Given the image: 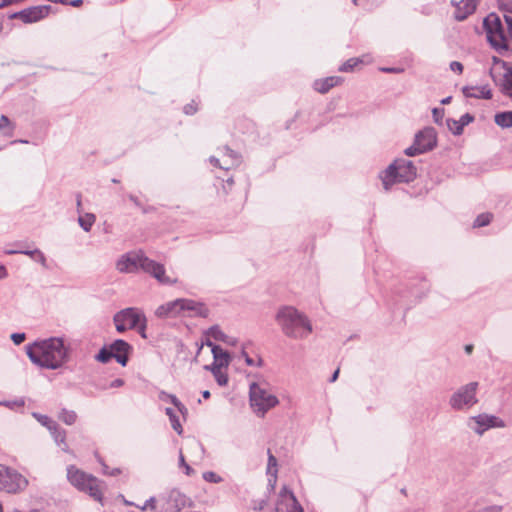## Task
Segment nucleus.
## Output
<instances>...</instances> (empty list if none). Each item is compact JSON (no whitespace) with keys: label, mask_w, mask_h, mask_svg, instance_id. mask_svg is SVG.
<instances>
[{"label":"nucleus","mask_w":512,"mask_h":512,"mask_svg":"<svg viewBox=\"0 0 512 512\" xmlns=\"http://www.w3.org/2000/svg\"><path fill=\"white\" fill-rule=\"evenodd\" d=\"M183 311H191L194 315L206 317L209 313L208 308L199 302L191 299H176L160 305L155 315L159 318H174L180 315Z\"/></svg>","instance_id":"nucleus-5"},{"label":"nucleus","mask_w":512,"mask_h":512,"mask_svg":"<svg viewBox=\"0 0 512 512\" xmlns=\"http://www.w3.org/2000/svg\"><path fill=\"white\" fill-rule=\"evenodd\" d=\"M430 291V284L424 276L412 279L407 284V290L402 295L407 299L408 304H416L421 301Z\"/></svg>","instance_id":"nucleus-11"},{"label":"nucleus","mask_w":512,"mask_h":512,"mask_svg":"<svg viewBox=\"0 0 512 512\" xmlns=\"http://www.w3.org/2000/svg\"><path fill=\"white\" fill-rule=\"evenodd\" d=\"M207 336L213 338L216 341L226 340V334L219 328V326H212L207 331Z\"/></svg>","instance_id":"nucleus-36"},{"label":"nucleus","mask_w":512,"mask_h":512,"mask_svg":"<svg viewBox=\"0 0 512 512\" xmlns=\"http://www.w3.org/2000/svg\"><path fill=\"white\" fill-rule=\"evenodd\" d=\"M109 349L113 353V358L121 366H126L129 360V354L132 351V346L122 339H117L110 344Z\"/></svg>","instance_id":"nucleus-17"},{"label":"nucleus","mask_w":512,"mask_h":512,"mask_svg":"<svg viewBox=\"0 0 512 512\" xmlns=\"http://www.w3.org/2000/svg\"><path fill=\"white\" fill-rule=\"evenodd\" d=\"M35 418L43 425L45 426L49 431L51 429H55V425L57 424L54 420L49 418L46 415L41 414H34Z\"/></svg>","instance_id":"nucleus-38"},{"label":"nucleus","mask_w":512,"mask_h":512,"mask_svg":"<svg viewBox=\"0 0 512 512\" xmlns=\"http://www.w3.org/2000/svg\"><path fill=\"white\" fill-rule=\"evenodd\" d=\"M492 218H493V215L491 213H489V212L482 213V214L478 215L476 217V219L474 220L473 227L474 228L485 227L491 223Z\"/></svg>","instance_id":"nucleus-34"},{"label":"nucleus","mask_w":512,"mask_h":512,"mask_svg":"<svg viewBox=\"0 0 512 512\" xmlns=\"http://www.w3.org/2000/svg\"><path fill=\"white\" fill-rule=\"evenodd\" d=\"M414 140L425 153L434 149L437 145V133L433 127H425L416 133Z\"/></svg>","instance_id":"nucleus-16"},{"label":"nucleus","mask_w":512,"mask_h":512,"mask_svg":"<svg viewBox=\"0 0 512 512\" xmlns=\"http://www.w3.org/2000/svg\"><path fill=\"white\" fill-rule=\"evenodd\" d=\"M67 479L79 491L88 493L96 501L102 500L103 493L100 488V481L93 475L87 474L74 465H69L67 467Z\"/></svg>","instance_id":"nucleus-7"},{"label":"nucleus","mask_w":512,"mask_h":512,"mask_svg":"<svg viewBox=\"0 0 512 512\" xmlns=\"http://www.w3.org/2000/svg\"><path fill=\"white\" fill-rule=\"evenodd\" d=\"M144 317L145 315L140 309L129 307L117 312L113 317V321H123L129 329H134L139 326V322L144 319Z\"/></svg>","instance_id":"nucleus-15"},{"label":"nucleus","mask_w":512,"mask_h":512,"mask_svg":"<svg viewBox=\"0 0 512 512\" xmlns=\"http://www.w3.org/2000/svg\"><path fill=\"white\" fill-rule=\"evenodd\" d=\"M155 502H156V499H155L154 497L149 498V499L146 501V503H145V505H144L143 509H145V508H147V507H150V508H152V509H155Z\"/></svg>","instance_id":"nucleus-55"},{"label":"nucleus","mask_w":512,"mask_h":512,"mask_svg":"<svg viewBox=\"0 0 512 512\" xmlns=\"http://www.w3.org/2000/svg\"><path fill=\"white\" fill-rule=\"evenodd\" d=\"M494 122L501 128H512V111H502L494 115Z\"/></svg>","instance_id":"nucleus-26"},{"label":"nucleus","mask_w":512,"mask_h":512,"mask_svg":"<svg viewBox=\"0 0 512 512\" xmlns=\"http://www.w3.org/2000/svg\"><path fill=\"white\" fill-rule=\"evenodd\" d=\"M205 369L210 370L212 372V374L219 386L227 385L228 375H227V373L222 371V368L205 366Z\"/></svg>","instance_id":"nucleus-30"},{"label":"nucleus","mask_w":512,"mask_h":512,"mask_svg":"<svg viewBox=\"0 0 512 512\" xmlns=\"http://www.w3.org/2000/svg\"><path fill=\"white\" fill-rule=\"evenodd\" d=\"M474 346L472 344H467L464 347V350L467 354H471L473 352Z\"/></svg>","instance_id":"nucleus-59"},{"label":"nucleus","mask_w":512,"mask_h":512,"mask_svg":"<svg viewBox=\"0 0 512 512\" xmlns=\"http://www.w3.org/2000/svg\"><path fill=\"white\" fill-rule=\"evenodd\" d=\"M6 276V269L3 266H0V278H3Z\"/></svg>","instance_id":"nucleus-63"},{"label":"nucleus","mask_w":512,"mask_h":512,"mask_svg":"<svg viewBox=\"0 0 512 512\" xmlns=\"http://www.w3.org/2000/svg\"><path fill=\"white\" fill-rule=\"evenodd\" d=\"M116 269L121 273H134L141 269L162 284L175 282L165 274V268L162 264L149 259L142 251H131L122 255L116 262Z\"/></svg>","instance_id":"nucleus-3"},{"label":"nucleus","mask_w":512,"mask_h":512,"mask_svg":"<svg viewBox=\"0 0 512 512\" xmlns=\"http://www.w3.org/2000/svg\"><path fill=\"white\" fill-rule=\"evenodd\" d=\"M129 199L136 205V206H140V202L138 200L137 197H135L134 195H130L129 196Z\"/></svg>","instance_id":"nucleus-61"},{"label":"nucleus","mask_w":512,"mask_h":512,"mask_svg":"<svg viewBox=\"0 0 512 512\" xmlns=\"http://www.w3.org/2000/svg\"><path fill=\"white\" fill-rule=\"evenodd\" d=\"M179 464H180V467H183L185 469V474L186 475L189 476V475H191L194 472L193 469L186 463L185 458H184L182 452H180Z\"/></svg>","instance_id":"nucleus-45"},{"label":"nucleus","mask_w":512,"mask_h":512,"mask_svg":"<svg viewBox=\"0 0 512 512\" xmlns=\"http://www.w3.org/2000/svg\"><path fill=\"white\" fill-rule=\"evenodd\" d=\"M113 358V353H111L109 347H103L100 349L98 354L95 356V359L101 363H108Z\"/></svg>","instance_id":"nucleus-37"},{"label":"nucleus","mask_w":512,"mask_h":512,"mask_svg":"<svg viewBox=\"0 0 512 512\" xmlns=\"http://www.w3.org/2000/svg\"><path fill=\"white\" fill-rule=\"evenodd\" d=\"M220 152L222 153L221 159L215 156L210 157L209 161L213 166L219 167L223 170H230L241 164V156L228 146L221 148Z\"/></svg>","instance_id":"nucleus-13"},{"label":"nucleus","mask_w":512,"mask_h":512,"mask_svg":"<svg viewBox=\"0 0 512 512\" xmlns=\"http://www.w3.org/2000/svg\"><path fill=\"white\" fill-rule=\"evenodd\" d=\"M342 81H343V78L340 76H330V77H326L325 79H322V86H321L322 94H325V93L329 92V90L332 89L333 87L340 85L342 83Z\"/></svg>","instance_id":"nucleus-28"},{"label":"nucleus","mask_w":512,"mask_h":512,"mask_svg":"<svg viewBox=\"0 0 512 512\" xmlns=\"http://www.w3.org/2000/svg\"><path fill=\"white\" fill-rule=\"evenodd\" d=\"M277 466V459L276 457L271 453L270 450H268V466H267V473L268 474H276Z\"/></svg>","instance_id":"nucleus-41"},{"label":"nucleus","mask_w":512,"mask_h":512,"mask_svg":"<svg viewBox=\"0 0 512 512\" xmlns=\"http://www.w3.org/2000/svg\"><path fill=\"white\" fill-rule=\"evenodd\" d=\"M505 21L508 27V32L510 37L512 38V17L511 16H505Z\"/></svg>","instance_id":"nucleus-54"},{"label":"nucleus","mask_w":512,"mask_h":512,"mask_svg":"<svg viewBox=\"0 0 512 512\" xmlns=\"http://www.w3.org/2000/svg\"><path fill=\"white\" fill-rule=\"evenodd\" d=\"M49 432L55 443L60 446L64 452H69V447L66 443V431L61 429L60 426L56 424L55 429H51Z\"/></svg>","instance_id":"nucleus-25"},{"label":"nucleus","mask_w":512,"mask_h":512,"mask_svg":"<svg viewBox=\"0 0 512 512\" xmlns=\"http://www.w3.org/2000/svg\"><path fill=\"white\" fill-rule=\"evenodd\" d=\"M488 510L490 512H500L502 510V507L501 506H492V507H489Z\"/></svg>","instance_id":"nucleus-60"},{"label":"nucleus","mask_w":512,"mask_h":512,"mask_svg":"<svg viewBox=\"0 0 512 512\" xmlns=\"http://www.w3.org/2000/svg\"><path fill=\"white\" fill-rule=\"evenodd\" d=\"M28 480L21 473L6 465L0 464V490L16 494L26 489Z\"/></svg>","instance_id":"nucleus-10"},{"label":"nucleus","mask_w":512,"mask_h":512,"mask_svg":"<svg viewBox=\"0 0 512 512\" xmlns=\"http://www.w3.org/2000/svg\"><path fill=\"white\" fill-rule=\"evenodd\" d=\"M417 169L411 160L396 159L385 170L381 171L379 178L383 189L388 192L396 183H409L416 178Z\"/></svg>","instance_id":"nucleus-4"},{"label":"nucleus","mask_w":512,"mask_h":512,"mask_svg":"<svg viewBox=\"0 0 512 512\" xmlns=\"http://www.w3.org/2000/svg\"><path fill=\"white\" fill-rule=\"evenodd\" d=\"M478 382H470L458 388L450 397L449 405L453 410L463 411L477 403Z\"/></svg>","instance_id":"nucleus-8"},{"label":"nucleus","mask_w":512,"mask_h":512,"mask_svg":"<svg viewBox=\"0 0 512 512\" xmlns=\"http://www.w3.org/2000/svg\"><path fill=\"white\" fill-rule=\"evenodd\" d=\"M82 4H83L82 0H73V1H69L68 5H71L73 7H80Z\"/></svg>","instance_id":"nucleus-58"},{"label":"nucleus","mask_w":512,"mask_h":512,"mask_svg":"<svg viewBox=\"0 0 512 512\" xmlns=\"http://www.w3.org/2000/svg\"><path fill=\"white\" fill-rule=\"evenodd\" d=\"M463 64L458 62V61H452L450 63V69L453 71V72H457L459 74H461L463 72Z\"/></svg>","instance_id":"nucleus-48"},{"label":"nucleus","mask_w":512,"mask_h":512,"mask_svg":"<svg viewBox=\"0 0 512 512\" xmlns=\"http://www.w3.org/2000/svg\"><path fill=\"white\" fill-rule=\"evenodd\" d=\"M165 412L166 414L168 415L169 419H170V422H171V426L172 428L179 434L181 435L182 432H183V428H182V425L179 421V418L178 416L176 415V413L174 412V410L172 408H169L167 407L165 409Z\"/></svg>","instance_id":"nucleus-33"},{"label":"nucleus","mask_w":512,"mask_h":512,"mask_svg":"<svg viewBox=\"0 0 512 512\" xmlns=\"http://www.w3.org/2000/svg\"><path fill=\"white\" fill-rule=\"evenodd\" d=\"M6 253L9 254V255L17 254V253L27 255L31 259H33L34 261L39 262L44 268L47 267L46 257H45V255L39 249H34V250H22V249H19V250H8V251H6Z\"/></svg>","instance_id":"nucleus-23"},{"label":"nucleus","mask_w":512,"mask_h":512,"mask_svg":"<svg viewBox=\"0 0 512 512\" xmlns=\"http://www.w3.org/2000/svg\"><path fill=\"white\" fill-rule=\"evenodd\" d=\"M241 356L244 358L245 360V363L248 365V366H257V367H261L263 365V360L262 358L258 357L257 360L251 358L248 353L246 352L245 348L243 347L242 348V351H241Z\"/></svg>","instance_id":"nucleus-39"},{"label":"nucleus","mask_w":512,"mask_h":512,"mask_svg":"<svg viewBox=\"0 0 512 512\" xmlns=\"http://www.w3.org/2000/svg\"><path fill=\"white\" fill-rule=\"evenodd\" d=\"M379 70L389 74H400L404 71V69L400 67H380Z\"/></svg>","instance_id":"nucleus-47"},{"label":"nucleus","mask_w":512,"mask_h":512,"mask_svg":"<svg viewBox=\"0 0 512 512\" xmlns=\"http://www.w3.org/2000/svg\"><path fill=\"white\" fill-rule=\"evenodd\" d=\"M10 338L15 345H20L21 343H23L25 341L26 334L25 333H13V334H11Z\"/></svg>","instance_id":"nucleus-46"},{"label":"nucleus","mask_w":512,"mask_h":512,"mask_svg":"<svg viewBox=\"0 0 512 512\" xmlns=\"http://www.w3.org/2000/svg\"><path fill=\"white\" fill-rule=\"evenodd\" d=\"M363 63L364 60L360 57L350 58L339 67V71L353 72L358 66L362 65Z\"/></svg>","instance_id":"nucleus-29"},{"label":"nucleus","mask_w":512,"mask_h":512,"mask_svg":"<svg viewBox=\"0 0 512 512\" xmlns=\"http://www.w3.org/2000/svg\"><path fill=\"white\" fill-rule=\"evenodd\" d=\"M124 385V380L121 379V378H117L115 380H113L111 383H110V387L111 388H118V387H121Z\"/></svg>","instance_id":"nucleus-52"},{"label":"nucleus","mask_w":512,"mask_h":512,"mask_svg":"<svg viewBox=\"0 0 512 512\" xmlns=\"http://www.w3.org/2000/svg\"><path fill=\"white\" fill-rule=\"evenodd\" d=\"M473 120H474L473 115H471L469 113H465L458 120L449 118L446 120V122H447V126H448L449 130L454 135L459 136L463 133L464 127L467 126L468 124H470L471 122H473Z\"/></svg>","instance_id":"nucleus-21"},{"label":"nucleus","mask_w":512,"mask_h":512,"mask_svg":"<svg viewBox=\"0 0 512 512\" xmlns=\"http://www.w3.org/2000/svg\"><path fill=\"white\" fill-rule=\"evenodd\" d=\"M339 368H337L334 373L332 374L331 378L329 379V382L333 383L337 380L338 376H339Z\"/></svg>","instance_id":"nucleus-57"},{"label":"nucleus","mask_w":512,"mask_h":512,"mask_svg":"<svg viewBox=\"0 0 512 512\" xmlns=\"http://www.w3.org/2000/svg\"><path fill=\"white\" fill-rule=\"evenodd\" d=\"M250 405L259 417L279 404L278 398L268 389L266 383L253 382L249 386Z\"/></svg>","instance_id":"nucleus-6"},{"label":"nucleus","mask_w":512,"mask_h":512,"mask_svg":"<svg viewBox=\"0 0 512 512\" xmlns=\"http://www.w3.org/2000/svg\"><path fill=\"white\" fill-rule=\"evenodd\" d=\"M95 221L96 217L92 213H86L78 218V223L85 232H89L91 230Z\"/></svg>","instance_id":"nucleus-31"},{"label":"nucleus","mask_w":512,"mask_h":512,"mask_svg":"<svg viewBox=\"0 0 512 512\" xmlns=\"http://www.w3.org/2000/svg\"><path fill=\"white\" fill-rule=\"evenodd\" d=\"M15 3L14 0H0V9Z\"/></svg>","instance_id":"nucleus-56"},{"label":"nucleus","mask_w":512,"mask_h":512,"mask_svg":"<svg viewBox=\"0 0 512 512\" xmlns=\"http://www.w3.org/2000/svg\"><path fill=\"white\" fill-rule=\"evenodd\" d=\"M275 322L287 338L306 339L313 331L309 317L292 305H282L275 313Z\"/></svg>","instance_id":"nucleus-2"},{"label":"nucleus","mask_w":512,"mask_h":512,"mask_svg":"<svg viewBox=\"0 0 512 512\" xmlns=\"http://www.w3.org/2000/svg\"><path fill=\"white\" fill-rule=\"evenodd\" d=\"M146 327H147V319H146V317H144V319H142L139 322V326L135 327L134 329L137 330V332L141 335L142 338L146 339L147 338Z\"/></svg>","instance_id":"nucleus-44"},{"label":"nucleus","mask_w":512,"mask_h":512,"mask_svg":"<svg viewBox=\"0 0 512 512\" xmlns=\"http://www.w3.org/2000/svg\"><path fill=\"white\" fill-rule=\"evenodd\" d=\"M404 153L408 157H414L420 154H424L425 151L419 145H417V142L414 140L413 144L404 150Z\"/></svg>","instance_id":"nucleus-40"},{"label":"nucleus","mask_w":512,"mask_h":512,"mask_svg":"<svg viewBox=\"0 0 512 512\" xmlns=\"http://www.w3.org/2000/svg\"><path fill=\"white\" fill-rule=\"evenodd\" d=\"M432 115H433L434 122L437 124H441L442 119L444 117V109L443 108H434L432 110Z\"/></svg>","instance_id":"nucleus-43"},{"label":"nucleus","mask_w":512,"mask_h":512,"mask_svg":"<svg viewBox=\"0 0 512 512\" xmlns=\"http://www.w3.org/2000/svg\"><path fill=\"white\" fill-rule=\"evenodd\" d=\"M451 99H452V97L448 96L441 100V104H443V105L449 104L451 102Z\"/></svg>","instance_id":"nucleus-62"},{"label":"nucleus","mask_w":512,"mask_h":512,"mask_svg":"<svg viewBox=\"0 0 512 512\" xmlns=\"http://www.w3.org/2000/svg\"><path fill=\"white\" fill-rule=\"evenodd\" d=\"M202 396L205 398V399H208L210 397V392L208 390H205L202 392Z\"/></svg>","instance_id":"nucleus-64"},{"label":"nucleus","mask_w":512,"mask_h":512,"mask_svg":"<svg viewBox=\"0 0 512 512\" xmlns=\"http://www.w3.org/2000/svg\"><path fill=\"white\" fill-rule=\"evenodd\" d=\"M214 361L209 367L224 368L228 367L230 363V355L224 351L220 346H213Z\"/></svg>","instance_id":"nucleus-22"},{"label":"nucleus","mask_w":512,"mask_h":512,"mask_svg":"<svg viewBox=\"0 0 512 512\" xmlns=\"http://www.w3.org/2000/svg\"><path fill=\"white\" fill-rule=\"evenodd\" d=\"M159 399L162 401L170 400L182 415H185L188 412L187 408L177 399L175 395L161 391L159 394Z\"/></svg>","instance_id":"nucleus-27"},{"label":"nucleus","mask_w":512,"mask_h":512,"mask_svg":"<svg viewBox=\"0 0 512 512\" xmlns=\"http://www.w3.org/2000/svg\"><path fill=\"white\" fill-rule=\"evenodd\" d=\"M184 113L187 115H193L197 111V107L194 105V103H189L184 106Z\"/></svg>","instance_id":"nucleus-49"},{"label":"nucleus","mask_w":512,"mask_h":512,"mask_svg":"<svg viewBox=\"0 0 512 512\" xmlns=\"http://www.w3.org/2000/svg\"><path fill=\"white\" fill-rule=\"evenodd\" d=\"M503 75L495 82L500 88L503 95L512 98V66H509L506 62H503Z\"/></svg>","instance_id":"nucleus-18"},{"label":"nucleus","mask_w":512,"mask_h":512,"mask_svg":"<svg viewBox=\"0 0 512 512\" xmlns=\"http://www.w3.org/2000/svg\"><path fill=\"white\" fill-rule=\"evenodd\" d=\"M71 352V343L65 337H50L26 346L31 362L50 370L59 369L67 363Z\"/></svg>","instance_id":"nucleus-1"},{"label":"nucleus","mask_w":512,"mask_h":512,"mask_svg":"<svg viewBox=\"0 0 512 512\" xmlns=\"http://www.w3.org/2000/svg\"><path fill=\"white\" fill-rule=\"evenodd\" d=\"M59 419L67 425H72L76 422L77 414L72 410L62 409Z\"/></svg>","instance_id":"nucleus-35"},{"label":"nucleus","mask_w":512,"mask_h":512,"mask_svg":"<svg viewBox=\"0 0 512 512\" xmlns=\"http://www.w3.org/2000/svg\"><path fill=\"white\" fill-rule=\"evenodd\" d=\"M114 323H115L116 330L119 333H123L127 329H129L128 326L123 321H121V322H114Z\"/></svg>","instance_id":"nucleus-51"},{"label":"nucleus","mask_w":512,"mask_h":512,"mask_svg":"<svg viewBox=\"0 0 512 512\" xmlns=\"http://www.w3.org/2000/svg\"><path fill=\"white\" fill-rule=\"evenodd\" d=\"M276 512H303V508L296 499L294 493L284 486L278 496Z\"/></svg>","instance_id":"nucleus-12"},{"label":"nucleus","mask_w":512,"mask_h":512,"mask_svg":"<svg viewBox=\"0 0 512 512\" xmlns=\"http://www.w3.org/2000/svg\"><path fill=\"white\" fill-rule=\"evenodd\" d=\"M223 342L227 345L235 346L238 343V340L235 337L226 335V340H223Z\"/></svg>","instance_id":"nucleus-53"},{"label":"nucleus","mask_w":512,"mask_h":512,"mask_svg":"<svg viewBox=\"0 0 512 512\" xmlns=\"http://www.w3.org/2000/svg\"><path fill=\"white\" fill-rule=\"evenodd\" d=\"M50 5L31 6L11 15V18H17L24 23H34L44 19L50 12Z\"/></svg>","instance_id":"nucleus-14"},{"label":"nucleus","mask_w":512,"mask_h":512,"mask_svg":"<svg viewBox=\"0 0 512 512\" xmlns=\"http://www.w3.org/2000/svg\"><path fill=\"white\" fill-rule=\"evenodd\" d=\"M203 479L210 483H220L222 482V477H220L218 474H216L213 471H206L203 473Z\"/></svg>","instance_id":"nucleus-42"},{"label":"nucleus","mask_w":512,"mask_h":512,"mask_svg":"<svg viewBox=\"0 0 512 512\" xmlns=\"http://www.w3.org/2000/svg\"><path fill=\"white\" fill-rule=\"evenodd\" d=\"M462 93L467 98H476V99H491L492 98V90L489 85L483 86H464L462 88Z\"/></svg>","instance_id":"nucleus-19"},{"label":"nucleus","mask_w":512,"mask_h":512,"mask_svg":"<svg viewBox=\"0 0 512 512\" xmlns=\"http://www.w3.org/2000/svg\"><path fill=\"white\" fill-rule=\"evenodd\" d=\"M170 499H174L175 501H178L180 499L181 506H184V504H185L184 496L181 495V493H179L178 491L171 492Z\"/></svg>","instance_id":"nucleus-50"},{"label":"nucleus","mask_w":512,"mask_h":512,"mask_svg":"<svg viewBox=\"0 0 512 512\" xmlns=\"http://www.w3.org/2000/svg\"><path fill=\"white\" fill-rule=\"evenodd\" d=\"M15 125L5 115L0 117V131H3V135L7 137L13 136Z\"/></svg>","instance_id":"nucleus-32"},{"label":"nucleus","mask_w":512,"mask_h":512,"mask_svg":"<svg viewBox=\"0 0 512 512\" xmlns=\"http://www.w3.org/2000/svg\"><path fill=\"white\" fill-rule=\"evenodd\" d=\"M455 5L456 9L454 12V18L457 21H464L469 15L474 13L476 9L475 0H461L459 3Z\"/></svg>","instance_id":"nucleus-20"},{"label":"nucleus","mask_w":512,"mask_h":512,"mask_svg":"<svg viewBox=\"0 0 512 512\" xmlns=\"http://www.w3.org/2000/svg\"><path fill=\"white\" fill-rule=\"evenodd\" d=\"M473 419L478 425L475 431L478 434H482L484 431L494 426V421L496 420V417L482 414L474 417Z\"/></svg>","instance_id":"nucleus-24"},{"label":"nucleus","mask_w":512,"mask_h":512,"mask_svg":"<svg viewBox=\"0 0 512 512\" xmlns=\"http://www.w3.org/2000/svg\"><path fill=\"white\" fill-rule=\"evenodd\" d=\"M483 25L490 45L498 51L507 50L508 41L500 19L496 15L490 14L484 19Z\"/></svg>","instance_id":"nucleus-9"}]
</instances>
